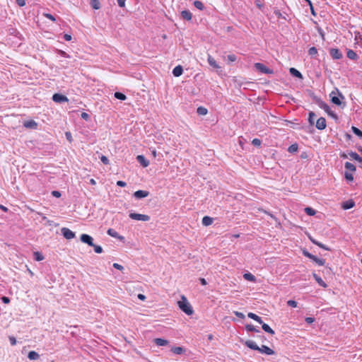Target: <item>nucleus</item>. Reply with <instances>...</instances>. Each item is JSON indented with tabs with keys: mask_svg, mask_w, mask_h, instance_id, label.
<instances>
[{
	"mask_svg": "<svg viewBox=\"0 0 362 362\" xmlns=\"http://www.w3.org/2000/svg\"><path fill=\"white\" fill-rule=\"evenodd\" d=\"M66 137L69 141H71V134L70 132H66Z\"/></svg>",
	"mask_w": 362,
	"mask_h": 362,
	"instance_id": "obj_64",
	"label": "nucleus"
},
{
	"mask_svg": "<svg viewBox=\"0 0 362 362\" xmlns=\"http://www.w3.org/2000/svg\"><path fill=\"white\" fill-rule=\"evenodd\" d=\"M33 255L36 261H42L44 259L43 255L40 252H35Z\"/></svg>",
	"mask_w": 362,
	"mask_h": 362,
	"instance_id": "obj_35",
	"label": "nucleus"
},
{
	"mask_svg": "<svg viewBox=\"0 0 362 362\" xmlns=\"http://www.w3.org/2000/svg\"><path fill=\"white\" fill-rule=\"evenodd\" d=\"M262 329L267 332V333H269L271 334H274V331L267 325V324H265L262 322Z\"/></svg>",
	"mask_w": 362,
	"mask_h": 362,
	"instance_id": "obj_29",
	"label": "nucleus"
},
{
	"mask_svg": "<svg viewBox=\"0 0 362 362\" xmlns=\"http://www.w3.org/2000/svg\"><path fill=\"white\" fill-rule=\"evenodd\" d=\"M315 117V115L313 112H310L309 113L308 122L310 125L314 124V119Z\"/></svg>",
	"mask_w": 362,
	"mask_h": 362,
	"instance_id": "obj_40",
	"label": "nucleus"
},
{
	"mask_svg": "<svg viewBox=\"0 0 362 362\" xmlns=\"http://www.w3.org/2000/svg\"><path fill=\"white\" fill-rule=\"evenodd\" d=\"M52 100L55 103H62L64 102H68L69 99L66 96L59 94V93H54L52 95Z\"/></svg>",
	"mask_w": 362,
	"mask_h": 362,
	"instance_id": "obj_5",
	"label": "nucleus"
},
{
	"mask_svg": "<svg viewBox=\"0 0 362 362\" xmlns=\"http://www.w3.org/2000/svg\"><path fill=\"white\" fill-rule=\"evenodd\" d=\"M207 110L204 107H199L197 110V112L199 115H205L207 114Z\"/></svg>",
	"mask_w": 362,
	"mask_h": 362,
	"instance_id": "obj_36",
	"label": "nucleus"
},
{
	"mask_svg": "<svg viewBox=\"0 0 362 362\" xmlns=\"http://www.w3.org/2000/svg\"><path fill=\"white\" fill-rule=\"evenodd\" d=\"M180 308L187 315H190L193 313V310L185 297L182 296V300L178 302Z\"/></svg>",
	"mask_w": 362,
	"mask_h": 362,
	"instance_id": "obj_1",
	"label": "nucleus"
},
{
	"mask_svg": "<svg viewBox=\"0 0 362 362\" xmlns=\"http://www.w3.org/2000/svg\"><path fill=\"white\" fill-rule=\"evenodd\" d=\"M315 279L317 281V282L321 286L325 288L327 286V284L325 283V281L318 276L316 274H314Z\"/></svg>",
	"mask_w": 362,
	"mask_h": 362,
	"instance_id": "obj_33",
	"label": "nucleus"
},
{
	"mask_svg": "<svg viewBox=\"0 0 362 362\" xmlns=\"http://www.w3.org/2000/svg\"><path fill=\"white\" fill-rule=\"evenodd\" d=\"M248 348L252 349V350H257L259 351V346H257V344L252 340H248L245 341V344Z\"/></svg>",
	"mask_w": 362,
	"mask_h": 362,
	"instance_id": "obj_18",
	"label": "nucleus"
},
{
	"mask_svg": "<svg viewBox=\"0 0 362 362\" xmlns=\"http://www.w3.org/2000/svg\"><path fill=\"white\" fill-rule=\"evenodd\" d=\"M113 267L117 269H119V270H122L123 269V267L117 263H114L113 264Z\"/></svg>",
	"mask_w": 362,
	"mask_h": 362,
	"instance_id": "obj_58",
	"label": "nucleus"
},
{
	"mask_svg": "<svg viewBox=\"0 0 362 362\" xmlns=\"http://www.w3.org/2000/svg\"><path fill=\"white\" fill-rule=\"evenodd\" d=\"M310 240H311V241H312V243H314L315 245H318L319 247H322V248H323V249H325V250H328V248H327V247H326L323 244H322V243H319V242H317V241H316V240H313V239H312V238H310Z\"/></svg>",
	"mask_w": 362,
	"mask_h": 362,
	"instance_id": "obj_48",
	"label": "nucleus"
},
{
	"mask_svg": "<svg viewBox=\"0 0 362 362\" xmlns=\"http://www.w3.org/2000/svg\"><path fill=\"white\" fill-rule=\"evenodd\" d=\"M199 281L202 284V285H203V286H205V285L207 284V282H206V279H204V278H200L199 279Z\"/></svg>",
	"mask_w": 362,
	"mask_h": 362,
	"instance_id": "obj_63",
	"label": "nucleus"
},
{
	"mask_svg": "<svg viewBox=\"0 0 362 362\" xmlns=\"http://www.w3.org/2000/svg\"><path fill=\"white\" fill-rule=\"evenodd\" d=\"M319 106L320 108L323 109L328 114L329 116H330L334 119H338L337 114L333 110H332L330 107L326 103L321 101L320 103H319Z\"/></svg>",
	"mask_w": 362,
	"mask_h": 362,
	"instance_id": "obj_3",
	"label": "nucleus"
},
{
	"mask_svg": "<svg viewBox=\"0 0 362 362\" xmlns=\"http://www.w3.org/2000/svg\"><path fill=\"white\" fill-rule=\"evenodd\" d=\"M233 313H234V315L235 316H237L239 318H241V319H244L245 318V315L243 313H240V312H238V311H234Z\"/></svg>",
	"mask_w": 362,
	"mask_h": 362,
	"instance_id": "obj_52",
	"label": "nucleus"
},
{
	"mask_svg": "<svg viewBox=\"0 0 362 362\" xmlns=\"http://www.w3.org/2000/svg\"><path fill=\"white\" fill-rule=\"evenodd\" d=\"M115 97L117 99H119V100H124L127 98L126 95L124 94L120 93V92L115 93Z\"/></svg>",
	"mask_w": 362,
	"mask_h": 362,
	"instance_id": "obj_37",
	"label": "nucleus"
},
{
	"mask_svg": "<svg viewBox=\"0 0 362 362\" xmlns=\"http://www.w3.org/2000/svg\"><path fill=\"white\" fill-rule=\"evenodd\" d=\"M316 128L320 130L326 128V120L324 117H320L316 122Z\"/></svg>",
	"mask_w": 362,
	"mask_h": 362,
	"instance_id": "obj_10",
	"label": "nucleus"
},
{
	"mask_svg": "<svg viewBox=\"0 0 362 362\" xmlns=\"http://www.w3.org/2000/svg\"><path fill=\"white\" fill-rule=\"evenodd\" d=\"M259 351L267 355H272L274 354V351L272 349L265 345H262L261 347H259Z\"/></svg>",
	"mask_w": 362,
	"mask_h": 362,
	"instance_id": "obj_12",
	"label": "nucleus"
},
{
	"mask_svg": "<svg viewBox=\"0 0 362 362\" xmlns=\"http://www.w3.org/2000/svg\"><path fill=\"white\" fill-rule=\"evenodd\" d=\"M305 321L308 324H311L315 321V318L311 317H305Z\"/></svg>",
	"mask_w": 362,
	"mask_h": 362,
	"instance_id": "obj_54",
	"label": "nucleus"
},
{
	"mask_svg": "<svg viewBox=\"0 0 362 362\" xmlns=\"http://www.w3.org/2000/svg\"><path fill=\"white\" fill-rule=\"evenodd\" d=\"M194 6L199 10H202L204 8V4L202 1H194Z\"/></svg>",
	"mask_w": 362,
	"mask_h": 362,
	"instance_id": "obj_46",
	"label": "nucleus"
},
{
	"mask_svg": "<svg viewBox=\"0 0 362 362\" xmlns=\"http://www.w3.org/2000/svg\"><path fill=\"white\" fill-rule=\"evenodd\" d=\"M1 299L4 303H8L10 302V300L8 297L4 296V297H2Z\"/></svg>",
	"mask_w": 362,
	"mask_h": 362,
	"instance_id": "obj_62",
	"label": "nucleus"
},
{
	"mask_svg": "<svg viewBox=\"0 0 362 362\" xmlns=\"http://www.w3.org/2000/svg\"><path fill=\"white\" fill-rule=\"evenodd\" d=\"M52 194L57 198L61 197V193L59 191H52Z\"/></svg>",
	"mask_w": 362,
	"mask_h": 362,
	"instance_id": "obj_57",
	"label": "nucleus"
},
{
	"mask_svg": "<svg viewBox=\"0 0 362 362\" xmlns=\"http://www.w3.org/2000/svg\"><path fill=\"white\" fill-rule=\"evenodd\" d=\"M346 56L349 59H352V60H355L357 59L356 53L352 49H349L347 51Z\"/></svg>",
	"mask_w": 362,
	"mask_h": 362,
	"instance_id": "obj_30",
	"label": "nucleus"
},
{
	"mask_svg": "<svg viewBox=\"0 0 362 362\" xmlns=\"http://www.w3.org/2000/svg\"><path fill=\"white\" fill-rule=\"evenodd\" d=\"M182 72H183V69H182V66H180V65L175 66L173 70V74L176 77L181 76Z\"/></svg>",
	"mask_w": 362,
	"mask_h": 362,
	"instance_id": "obj_20",
	"label": "nucleus"
},
{
	"mask_svg": "<svg viewBox=\"0 0 362 362\" xmlns=\"http://www.w3.org/2000/svg\"><path fill=\"white\" fill-rule=\"evenodd\" d=\"M155 344L158 346H166L168 344V341L161 338H156L154 339Z\"/></svg>",
	"mask_w": 362,
	"mask_h": 362,
	"instance_id": "obj_21",
	"label": "nucleus"
},
{
	"mask_svg": "<svg viewBox=\"0 0 362 362\" xmlns=\"http://www.w3.org/2000/svg\"><path fill=\"white\" fill-rule=\"evenodd\" d=\"M80 239L81 242L88 244L89 246L92 247L94 244L93 238L89 235L82 234L80 237Z\"/></svg>",
	"mask_w": 362,
	"mask_h": 362,
	"instance_id": "obj_8",
	"label": "nucleus"
},
{
	"mask_svg": "<svg viewBox=\"0 0 362 362\" xmlns=\"http://www.w3.org/2000/svg\"><path fill=\"white\" fill-rule=\"evenodd\" d=\"M305 212L309 216H314L316 214L315 210L310 207H306Z\"/></svg>",
	"mask_w": 362,
	"mask_h": 362,
	"instance_id": "obj_39",
	"label": "nucleus"
},
{
	"mask_svg": "<svg viewBox=\"0 0 362 362\" xmlns=\"http://www.w3.org/2000/svg\"><path fill=\"white\" fill-rule=\"evenodd\" d=\"M81 117H82L83 119H84L87 120V119L89 118V115H88V113H86V112H83V113L81 114Z\"/></svg>",
	"mask_w": 362,
	"mask_h": 362,
	"instance_id": "obj_61",
	"label": "nucleus"
},
{
	"mask_svg": "<svg viewBox=\"0 0 362 362\" xmlns=\"http://www.w3.org/2000/svg\"><path fill=\"white\" fill-rule=\"evenodd\" d=\"M226 58L229 62H234L237 59V57L233 54H228Z\"/></svg>",
	"mask_w": 362,
	"mask_h": 362,
	"instance_id": "obj_43",
	"label": "nucleus"
},
{
	"mask_svg": "<svg viewBox=\"0 0 362 362\" xmlns=\"http://www.w3.org/2000/svg\"><path fill=\"white\" fill-rule=\"evenodd\" d=\"M351 129H352V132H353L354 134H355L356 135H357L360 138L362 137V131H361L359 129H358L356 127H352Z\"/></svg>",
	"mask_w": 362,
	"mask_h": 362,
	"instance_id": "obj_38",
	"label": "nucleus"
},
{
	"mask_svg": "<svg viewBox=\"0 0 362 362\" xmlns=\"http://www.w3.org/2000/svg\"><path fill=\"white\" fill-rule=\"evenodd\" d=\"M137 161L144 168L148 166L149 161L142 155H139L136 157Z\"/></svg>",
	"mask_w": 362,
	"mask_h": 362,
	"instance_id": "obj_14",
	"label": "nucleus"
},
{
	"mask_svg": "<svg viewBox=\"0 0 362 362\" xmlns=\"http://www.w3.org/2000/svg\"><path fill=\"white\" fill-rule=\"evenodd\" d=\"M354 202L352 200H349L343 203L342 208L344 209H350L354 206Z\"/></svg>",
	"mask_w": 362,
	"mask_h": 362,
	"instance_id": "obj_23",
	"label": "nucleus"
},
{
	"mask_svg": "<svg viewBox=\"0 0 362 362\" xmlns=\"http://www.w3.org/2000/svg\"><path fill=\"white\" fill-rule=\"evenodd\" d=\"M148 194H149V192L148 191L138 190L134 193V197L136 199H142V198L148 197Z\"/></svg>",
	"mask_w": 362,
	"mask_h": 362,
	"instance_id": "obj_11",
	"label": "nucleus"
},
{
	"mask_svg": "<svg viewBox=\"0 0 362 362\" xmlns=\"http://www.w3.org/2000/svg\"><path fill=\"white\" fill-rule=\"evenodd\" d=\"M64 39L66 41H70L71 40V35L69 34H65L64 35Z\"/></svg>",
	"mask_w": 362,
	"mask_h": 362,
	"instance_id": "obj_60",
	"label": "nucleus"
},
{
	"mask_svg": "<svg viewBox=\"0 0 362 362\" xmlns=\"http://www.w3.org/2000/svg\"><path fill=\"white\" fill-rule=\"evenodd\" d=\"M329 54L331 57L334 59H339L342 57V54L338 49H331Z\"/></svg>",
	"mask_w": 362,
	"mask_h": 362,
	"instance_id": "obj_9",
	"label": "nucleus"
},
{
	"mask_svg": "<svg viewBox=\"0 0 362 362\" xmlns=\"http://www.w3.org/2000/svg\"><path fill=\"white\" fill-rule=\"evenodd\" d=\"M213 223V218L209 216H204L202 218V224L205 226L211 225Z\"/></svg>",
	"mask_w": 362,
	"mask_h": 362,
	"instance_id": "obj_28",
	"label": "nucleus"
},
{
	"mask_svg": "<svg viewBox=\"0 0 362 362\" xmlns=\"http://www.w3.org/2000/svg\"><path fill=\"white\" fill-rule=\"evenodd\" d=\"M91 6L93 9H99L101 7L100 1H90Z\"/></svg>",
	"mask_w": 362,
	"mask_h": 362,
	"instance_id": "obj_41",
	"label": "nucleus"
},
{
	"mask_svg": "<svg viewBox=\"0 0 362 362\" xmlns=\"http://www.w3.org/2000/svg\"><path fill=\"white\" fill-rule=\"evenodd\" d=\"M290 73H291V74H292L293 76H294L298 78H303V75L301 74V73L299 71H298L297 69H296L295 68H291Z\"/></svg>",
	"mask_w": 362,
	"mask_h": 362,
	"instance_id": "obj_31",
	"label": "nucleus"
},
{
	"mask_svg": "<svg viewBox=\"0 0 362 362\" xmlns=\"http://www.w3.org/2000/svg\"><path fill=\"white\" fill-rule=\"evenodd\" d=\"M171 351L177 355H181L185 352V349L181 346H175L171 348Z\"/></svg>",
	"mask_w": 362,
	"mask_h": 362,
	"instance_id": "obj_22",
	"label": "nucleus"
},
{
	"mask_svg": "<svg viewBox=\"0 0 362 362\" xmlns=\"http://www.w3.org/2000/svg\"><path fill=\"white\" fill-rule=\"evenodd\" d=\"M261 140L257 138L254 139L252 141V144L255 146H259L261 145Z\"/></svg>",
	"mask_w": 362,
	"mask_h": 362,
	"instance_id": "obj_50",
	"label": "nucleus"
},
{
	"mask_svg": "<svg viewBox=\"0 0 362 362\" xmlns=\"http://www.w3.org/2000/svg\"><path fill=\"white\" fill-rule=\"evenodd\" d=\"M255 67L258 71H259L260 72L264 73V74H272L273 73V71L272 69L267 68L262 63H255Z\"/></svg>",
	"mask_w": 362,
	"mask_h": 362,
	"instance_id": "obj_7",
	"label": "nucleus"
},
{
	"mask_svg": "<svg viewBox=\"0 0 362 362\" xmlns=\"http://www.w3.org/2000/svg\"><path fill=\"white\" fill-rule=\"evenodd\" d=\"M349 156H350V157H351L352 159H354V160H355L358 161V162L359 163V164H360V167H361V168H362V157H361V156H360L358 153H356V152H352V151L349 153Z\"/></svg>",
	"mask_w": 362,
	"mask_h": 362,
	"instance_id": "obj_17",
	"label": "nucleus"
},
{
	"mask_svg": "<svg viewBox=\"0 0 362 362\" xmlns=\"http://www.w3.org/2000/svg\"><path fill=\"white\" fill-rule=\"evenodd\" d=\"M303 255L310 258V259H312V258L313 257V255L310 254V252H307V251H303Z\"/></svg>",
	"mask_w": 362,
	"mask_h": 362,
	"instance_id": "obj_59",
	"label": "nucleus"
},
{
	"mask_svg": "<svg viewBox=\"0 0 362 362\" xmlns=\"http://www.w3.org/2000/svg\"><path fill=\"white\" fill-rule=\"evenodd\" d=\"M312 260H313L314 262H315L318 265L320 266H322L325 264V259H320V258H318L316 256H313V257L312 258Z\"/></svg>",
	"mask_w": 362,
	"mask_h": 362,
	"instance_id": "obj_32",
	"label": "nucleus"
},
{
	"mask_svg": "<svg viewBox=\"0 0 362 362\" xmlns=\"http://www.w3.org/2000/svg\"><path fill=\"white\" fill-rule=\"evenodd\" d=\"M129 218L133 220L141 221H148L150 216L146 214H141L134 212H132L129 215Z\"/></svg>",
	"mask_w": 362,
	"mask_h": 362,
	"instance_id": "obj_4",
	"label": "nucleus"
},
{
	"mask_svg": "<svg viewBox=\"0 0 362 362\" xmlns=\"http://www.w3.org/2000/svg\"><path fill=\"white\" fill-rule=\"evenodd\" d=\"M28 358L30 360H37V359H38L40 358V355H39L38 353H37L35 351H30L28 353Z\"/></svg>",
	"mask_w": 362,
	"mask_h": 362,
	"instance_id": "obj_26",
	"label": "nucleus"
},
{
	"mask_svg": "<svg viewBox=\"0 0 362 362\" xmlns=\"http://www.w3.org/2000/svg\"><path fill=\"white\" fill-rule=\"evenodd\" d=\"M247 331L249 332H259L253 325H247L245 327Z\"/></svg>",
	"mask_w": 362,
	"mask_h": 362,
	"instance_id": "obj_47",
	"label": "nucleus"
},
{
	"mask_svg": "<svg viewBox=\"0 0 362 362\" xmlns=\"http://www.w3.org/2000/svg\"><path fill=\"white\" fill-rule=\"evenodd\" d=\"M43 16L46 18H47L48 19L51 20L52 21H56V18H54V16H52V14L50 13H43Z\"/></svg>",
	"mask_w": 362,
	"mask_h": 362,
	"instance_id": "obj_49",
	"label": "nucleus"
},
{
	"mask_svg": "<svg viewBox=\"0 0 362 362\" xmlns=\"http://www.w3.org/2000/svg\"><path fill=\"white\" fill-rule=\"evenodd\" d=\"M181 17L187 21H190L192 18V13L188 10H184L181 12Z\"/></svg>",
	"mask_w": 362,
	"mask_h": 362,
	"instance_id": "obj_19",
	"label": "nucleus"
},
{
	"mask_svg": "<svg viewBox=\"0 0 362 362\" xmlns=\"http://www.w3.org/2000/svg\"><path fill=\"white\" fill-rule=\"evenodd\" d=\"M10 343L12 346H14L16 344V339L14 337H9Z\"/></svg>",
	"mask_w": 362,
	"mask_h": 362,
	"instance_id": "obj_56",
	"label": "nucleus"
},
{
	"mask_svg": "<svg viewBox=\"0 0 362 362\" xmlns=\"http://www.w3.org/2000/svg\"><path fill=\"white\" fill-rule=\"evenodd\" d=\"M288 152L290 153H294L298 151V145L297 144H292L288 148Z\"/></svg>",
	"mask_w": 362,
	"mask_h": 362,
	"instance_id": "obj_42",
	"label": "nucleus"
},
{
	"mask_svg": "<svg viewBox=\"0 0 362 362\" xmlns=\"http://www.w3.org/2000/svg\"><path fill=\"white\" fill-rule=\"evenodd\" d=\"M308 54L311 56L316 55L317 54V49L315 47H312L308 50Z\"/></svg>",
	"mask_w": 362,
	"mask_h": 362,
	"instance_id": "obj_45",
	"label": "nucleus"
},
{
	"mask_svg": "<svg viewBox=\"0 0 362 362\" xmlns=\"http://www.w3.org/2000/svg\"><path fill=\"white\" fill-rule=\"evenodd\" d=\"M288 305L292 307V308H296L297 307V302L293 300H289L287 302Z\"/></svg>",
	"mask_w": 362,
	"mask_h": 362,
	"instance_id": "obj_51",
	"label": "nucleus"
},
{
	"mask_svg": "<svg viewBox=\"0 0 362 362\" xmlns=\"http://www.w3.org/2000/svg\"><path fill=\"white\" fill-rule=\"evenodd\" d=\"M100 160L103 163L105 164V165H107L109 163V160L108 158L105 156H101L100 157Z\"/></svg>",
	"mask_w": 362,
	"mask_h": 362,
	"instance_id": "obj_53",
	"label": "nucleus"
},
{
	"mask_svg": "<svg viewBox=\"0 0 362 362\" xmlns=\"http://www.w3.org/2000/svg\"><path fill=\"white\" fill-rule=\"evenodd\" d=\"M243 278L247 280V281H252V282H255V280H256V278L255 276L250 273V272H247V273H245L243 274Z\"/></svg>",
	"mask_w": 362,
	"mask_h": 362,
	"instance_id": "obj_27",
	"label": "nucleus"
},
{
	"mask_svg": "<svg viewBox=\"0 0 362 362\" xmlns=\"http://www.w3.org/2000/svg\"><path fill=\"white\" fill-rule=\"evenodd\" d=\"M117 185L121 187H124L127 185V183L124 181L119 180L117 182Z\"/></svg>",
	"mask_w": 362,
	"mask_h": 362,
	"instance_id": "obj_55",
	"label": "nucleus"
},
{
	"mask_svg": "<svg viewBox=\"0 0 362 362\" xmlns=\"http://www.w3.org/2000/svg\"><path fill=\"white\" fill-rule=\"evenodd\" d=\"M247 316H248V317L255 320L256 322H259V324L262 323V318L253 313H249L247 314Z\"/></svg>",
	"mask_w": 362,
	"mask_h": 362,
	"instance_id": "obj_24",
	"label": "nucleus"
},
{
	"mask_svg": "<svg viewBox=\"0 0 362 362\" xmlns=\"http://www.w3.org/2000/svg\"><path fill=\"white\" fill-rule=\"evenodd\" d=\"M345 168L351 173H354L356 170V166L350 162H346L344 163Z\"/></svg>",
	"mask_w": 362,
	"mask_h": 362,
	"instance_id": "obj_25",
	"label": "nucleus"
},
{
	"mask_svg": "<svg viewBox=\"0 0 362 362\" xmlns=\"http://www.w3.org/2000/svg\"><path fill=\"white\" fill-rule=\"evenodd\" d=\"M23 126L25 128H28V129H37V124L34 120H28V121H25L23 123Z\"/></svg>",
	"mask_w": 362,
	"mask_h": 362,
	"instance_id": "obj_15",
	"label": "nucleus"
},
{
	"mask_svg": "<svg viewBox=\"0 0 362 362\" xmlns=\"http://www.w3.org/2000/svg\"><path fill=\"white\" fill-rule=\"evenodd\" d=\"M107 233L110 235L111 237H113V238H117L120 240H124V237L122 236V235H119V233L114 229L112 228H109L107 231Z\"/></svg>",
	"mask_w": 362,
	"mask_h": 362,
	"instance_id": "obj_13",
	"label": "nucleus"
},
{
	"mask_svg": "<svg viewBox=\"0 0 362 362\" xmlns=\"http://www.w3.org/2000/svg\"><path fill=\"white\" fill-rule=\"evenodd\" d=\"M329 96L332 103L337 105H340L341 104L340 98L344 99V96L338 90V89H336V91H332L329 94Z\"/></svg>",
	"mask_w": 362,
	"mask_h": 362,
	"instance_id": "obj_2",
	"label": "nucleus"
},
{
	"mask_svg": "<svg viewBox=\"0 0 362 362\" xmlns=\"http://www.w3.org/2000/svg\"><path fill=\"white\" fill-rule=\"evenodd\" d=\"M207 61L209 64L216 69H221V66L217 64L214 58H213L211 55H208Z\"/></svg>",
	"mask_w": 362,
	"mask_h": 362,
	"instance_id": "obj_16",
	"label": "nucleus"
},
{
	"mask_svg": "<svg viewBox=\"0 0 362 362\" xmlns=\"http://www.w3.org/2000/svg\"><path fill=\"white\" fill-rule=\"evenodd\" d=\"M61 232L63 236L67 240H71L75 237V233L68 228H62Z\"/></svg>",
	"mask_w": 362,
	"mask_h": 362,
	"instance_id": "obj_6",
	"label": "nucleus"
},
{
	"mask_svg": "<svg viewBox=\"0 0 362 362\" xmlns=\"http://www.w3.org/2000/svg\"><path fill=\"white\" fill-rule=\"evenodd\" d=\"M92 247H93V248H94V251H95L96 253L100 254V253H102V252H103V250L102 247H101V246H100V245H97L93 244V245Z\"/></svg>",
	"mask_w": 362,
	"mask_h": 362,
	"instance_id": "obj_44",
	"label": "nucleus"
},
{
	"mask_svg": "<svg viewBox=\"0 0 362 362\" xmlns=\"http://www.w3.org/2000/svg\"><path fill=\"white\" fill-rule=\"evenodd\" d=\"M344 177L348 182H352L354 180V175L351 173L346 171L344 173Z\"/></svg>",
	"mask_w": 362,
	"mask_h": 362,
	"instance_id": "obj_34",
	"label": "nucleus"
}]
</instances>
